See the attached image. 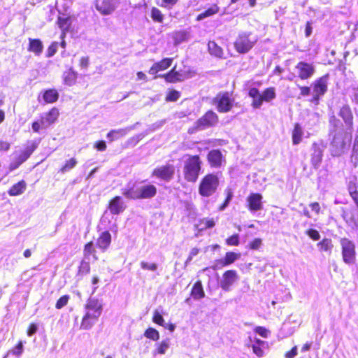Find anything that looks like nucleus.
I'll list each match as a JSON object with an SVG mask.
<instances>
[{"label":"nucleus","mask_w":358,"mask_h":358,"mask_svg":"<svg viewBox=\"0 0 358 358\" xmlns=\"http://www.w3.org/2000/svg\"><path fill=\"white\" fill-rule=\"evenodd\" d=\"M173 58L166 57L163 58L159 62L154 63L151 67L150 68L148 73L151 75L157 76V73L159 71H163L169 69L172 63Z\"/></svg>","instance_id":"23"},{"label":"nucleus","mask_w":358,"mask_h":358,"mask_svg":"<svg viewBox=\"0 0 358 358\" xmlns=\"http://www.w3.org/2000/svg\"><path fill=\"white\" fill-rule=\"evenodd\" d=\"M28 41L29 45L27 47V50L30 52H33L36 56L41 55L43 50V45L42 41L38 38H29Z\"/></svg>","instance_id":"29"},{"label":"nucleus","mask_w":358,"mask_h":358,"mask_svg":"<svg viewBox=\"0 0 358 358\" xmlns=\"http://www.w3.org/2000/svg\"><path fill=\"white\" fill-rule=\"evenodd\" d=\"M347 189L350 197L358 208V182L356 177L348 181Z\"/></svg>","instance_id":"28"},{"label":"nucleus","mask_w":358,"mask_h":358,"mask_svg":"<svg viewBox=\"0 0 358 358\" xmlns=\"http://www.w3.org/2000/svg\"><path fill=\"white\" fill-rule=\"evenodd\" d=\"M233 94V91L219 92L213 99V103L216 106L219 113H228L232 109L234 101Z\"/></svg>","instance_id":"6"},{"label":"nucleus","mask_w":358,"mask_h":358,"mask_svg":"<svg viewBox=\"0 0 358 358\" xmlns=\"http://www.w3.org/2000/svg\"><path fill=\"white\" fill-rule=\"evenodd\" d=\"M352 130H330L329 135L331 136L330 146L333 155L340 156L344 152L348 145H350L352 139Z\"/></svg>","instance_id":"1"},{"label":"nucleus","mask_w":358,"mask_h":358,"mask_svg":"<svg viewBox=\"0 0 358 358\" xmlns=\"http://www.w3.org/2000/svg\"><path fill=\"white\" fill-rule=\"evenodd\" d=\"M94 148L96 149L98 151H105L107 148L106 143L104 141H97L94 143Z\"/></svg>","instance_id":"61"},{"label":"nucleus","mask_w":358,"mask_h":358,"mask_svg":"<svg viewBox=\"0 0 358 358\" xmlns=\"http://www.w3.org/2000/svg\"><path fill=\"white\" fill-rule=\"evenodd\" d=\"M224 193L226 194V198L224 201H225L227 203L229 204L231 200L232 199L234 196V192L231 187H227L224 190Z\"/></svg>","instance_id":"63"},{"label":"nucleus","mask_w":358,"mask_h":358,"mask_svg":"<svg viewBox=\"0 0 358 358\" xmlns=\"http://www.w3.org/2000/svg\"><path fill=\"white\" fill-rule=\"evenodd\" d=\"M339 243L343 262L346 264H353L357 257L355 242L346 237H343L340 238Z\"/></svg>","instance_id":"7"},{"label":"nucleus","mask_w":358,"mask_h":358,"mask_svg":"<svg viewBox=\"0 0 358 358\" xmlns=\"http://www.w3.org/2000/svg\"><path fill=\"white\" fill-rule=\"evenodd\" d=\"M99 317L95 315L85 312L81 320L80 328L85 330L91 329Z\"/></svg>","instance_id":"32"},{"label":"nucleus","mask_w":358,"mask_h":358,"mask_svg":"<svg viewBox=\"0 0 358 358\" xmlns=\"http://www.w3.org/2000/svg\"><path fill=\"white\" fill-rule=\"evenodd\" d=\"M57 24L62 30L60 38H65L71 25V17L64 14L59 15Z\"/></svg>","instance_id":"25"},{"label":"nucleus","mask_w":358,"mask_h":358,"mask_svg":"<svg viewBox=\"0 0 358 358\" xmlns=\"http://www.w3.org/2000/svg\"><path fill=\"white\" fill-rule=\"evenodd\" d=\"M220 7L217 3L212 4L209 8L201 12L196 17V21H201L205 18L212 17L220 12Z\"/></svg>","instance_id":"33"},{"label":"nucleus","mask_w":358,"mask_h":358,"mask_svg":"<svg viewBox=\"0 0 358 358\" xmlns=\"http://www.w3.org/2000/svg\"><path fill=\"white\" fill-rule=\"evenodd\" d=\"M189 38V34L185 30H178L173 33L172 38L175 45L180 44Z\"/></svg>","instance_id":"41"},{"label":"nucleus","mask_w":358,"mask_h":358,"mask_svg":"<svg viewBox=\"0 0 358 358\" xmlns=\"http://www.w3.org/2000/svg\"><path fill=\"white\" fill-rule=\"evenodd\" d=\"M199 224L201 230L213 228L215 226V221L213 218H203L200 220Z\"/></svg>","instance_id":"47"},{"label":"nucleus","mask_w":358,"mask_h":358,"mask_svg":"<svg viewBox=\"0 0 358 358\" xmlns=\"http://www.w3.org/2000/svg\"><path fill=\"white\" fill-rule=\"evenodd\" d=\"M248 96L252 98L251 106L253 108H260L264 102H271L276 97L275 88L268 87L265 88L262 93L256 87H251L248 90Z\"/></svg>","instance_id":"3"},{"label":"nucleus","mask_w":358,"mask_h":358,"mask_svg":"<svg viewBox=\"0 0 358 358\" xmlns=\"http://www.w3.org/2000/svg\"><path fill=\"white\" fill-rule=\"evenodd\" d=\"M38 330L37 325L34 323H31L27 329V334L29 336H33Z\"/></svg>","instance_id":"64"},{"label":"nucleus","mask_w":358,"mask_h":358,"mask_svg":"<svg viewBox=\"0 0 358 358\" xmlns=\"http://www.w3.org/2000/svg\"><path fill=\"white\" fill-rule=\"evenodd\" d=\"M107 208L112 215H117L125 210L126 205L120 196H115L108 201Z\"/></svg>","instance_id":"17"},{"label":"nucleus","mask_w":358,"mask_h":358,"mask_svg":"<svg viewBox=\"0 0 358 358\" xmlns=\"http://www.w3.org/2000/svg\"><path fill=\"white\" fill-rule=\"evenodd\" d=\"M169 348V340L168 339L164 340V341H161L157 345V347L156 348V353L160 354V355H164L166 353V352Z\"/></svg>","instance_id":"48"},{"label":"nucleus","mask_w":358,"mask_h":358,"mask_svg":"<svg viewBox=\"0 0 358 358\" xmlns=\"http://www.w3.org/2000/svg\"><path fill=\"white\" fill-rule=\"evenodd\" d=\"M254 331L263 338H267L269 332L267 329L262 326L256 327Z\"/></svg>","instance_id":"60"},{"label":"nucleus","mask_w":358,"mask_h":358,"mask_svg":"<svg viewBox=\"0 0 358 358\" xmlns=\"http://www.w3.org/2000/svg\"><path fill=\"white\" fill-rule=\"evenodd\" d=\"M174 175L175 166L171 164L157 166L152 170L151 173L152 177L166 182L171 180Z\"/></svg>","instance_id":"12"},{"label":"nucleus","mask_w":358,"mask_h":358,"mask_svg":"<svg viewBox=\"0 0 358 358\" xmlns=\"http://www.w3.org/2000/svg\"><path fill=\"white\" fill-rule=\"evenodd\" d=\"M122 194L128 199L139 200L138 189L134 186L122 189Z\"/></svg>","instance_id":"40"},{"label":"nucleus","mask_w":358,"mask_h":358,"mask_svg":"<svg viewBox=\"0 0 358 358\" xmlns=\"http://www.w3.org/2000/svg\"><path fill=\"white\" fill-rule=\"evenodd\" d=\"M23 343L22 341H19L12 348V349L10 350V352L15 355V356H20L22 353L23 352Z\"/></svg>","instance_id":"51"},{"label":"nucleus","mask_w":358,"mask_h":358,"mask_svg":"<svg viewBox=\"0 0 358 358\" xmlns=\"http://www.w3.org/2000/svg\"><path fill=\"white\" fill-rule=\"evenodd\" d=\"M77 164V159L75 157H72L65 162L64 164L59 169V172L64 173L73 169Z\"/></svg>","instance_id":"44"},{"label":"nucleus","mask_w":358,"mask_h":358,"mask_svg":"<svg viewBox=\"0 0 358 358\" xmlns=\"http://www.w3.org/2000/svg\"><path fill=\"white\" fill-rule=\"evenodd\" d=\"M329 122L330 126L331 127V129L330 130L337 131L338 127L341 124L340 120L335 115H331L329 117Z\"/></svg>","instance_id":"58"},{"label":"nucleus","mask_w":358,"mask_h":358,"mask_svg":"<svg viewBox=\"0 0 358 358\" xmlns=\"http://www.w3.org/2000/svg\"><path fill=\"white\" fill-rule=\"evenodd\" d=\"M152 320L154 323L160 326H164V320L158 310L154 311Z\"/></svg>","instance_id":"54"},{"label":"nucleus","mask_w":358,"mask_h":358,"mask_svg":"<svg viewBox=\"0 0 358 358\" xmlns=\"http://www.w3.org/2000/svg\"><path fill=\"white\" fill-rule=\"evenodd\" d=\"M262 244V240L260 238H256L250 241L248 245V248L253 250H259Z\"/></svg>","instance_id":"56"},{"label":"nucleus","mask_w":358,"mask_h":358,"mask_svg":"<svg viewBox=\"0 0 358 358\" xmlns=\"http://www.w3.org/2000/svg\"><path fill=\"white\" fill-rule=\"evenodd\" d=\"M83 256L87 259L90 258V257H92L94 261L98 260L99 258L96 255L95 246L92 241H90L84 245Z\"/></svg>","instance_id":"36"},{"label":"nucleus","mask_w":358,"mask_h":358,"mask_svg":"<svg viewBox=\"0 0 358 358\" xmlns=\"http://www.w3.org/2000/svg\"><path fill=\"white\" fill-rule=\"evenodd\" d=\"M27 189V182L21 180L13 184L8 190V194L11 196L21 195Z\"/></svg>","instance_id":"31"},{"label":"nucleus","mask_w":358,"mask_h":358,"mask_svg":"<svg viewBox=\"0 0 358 358\" xmlns=\"http://www.w3.org/2000/svg\"><path fill=\"white\" fill-rule=\"evenodd\" d=\"M190 294L195 300H199L205 296V292L200 280L196 281L193 285Z\"/></svg>","instance_id":"37"},{"label":"nucleus","mask_w":358,"mask_h":358,"mask_svg":"<svg viewBox=\"0 0 358 358\" xmlns=\"http://www.w3.org/2000/svg\"><path fill=\"white\" fill-rule=\"evenodd\" d=\"M138 189L139 200L151 199L154 198L157 194V187L150 182L142 185L138 187Z\"/></svg>","instance_id":"19"},{"label":"nucleus","mask_w":358,"mask_h":358,"mask_svg":"<svg viewBox=\"0 0 358 358\" xmlns=\"http://www.w3.org/2000/svg\"><path fill=\"white\" fill-rule=\"evenodd\" d=\"M85 312L100 317L103 309V304L99 299L90 297L85 304Z\"/></svg>","instance_id":"20"},{"label":"nucleus","mask_w":358,"mask_h":358,"mask_svg":"<svg viewBox=\"0 0 358 358\" xmlns=\"http://www.w3.org/2000/svg\"><path fill=\"white\" fill-rule=\"evenodd\" d=\"M207 161L211 168H220L225 162V157L219 149H213L208 152Z\"/></svg>","instance_id":"16"},{"label":"nucleus","mask_w":358,"mask_h":358,"mask_svg":"<svg viewBox=\"0 0 358 358\" xmlns=\"http://www.w3.org/2000/svg\"><path fill=\"white\" fill-rule=\"evenodd\" d=\"M240 257V253H236L232 251L227 252L224 258L217 259L214 261L211 268L214 271L222 269L225 266L232 264L234 262L238 259Z\"/></svg>","instance_id":"13"},{"label":"nucleus","mask_w":358,"mask_h":358,"mask_svg":"<svg viewBox=\"0 0 358 358\" xmlns=\"http://www.w3.org/2000/svg\"><path fill=\"white\" fill-rule=\"evenodd\" d=\"M303 135V128L299 123H295L294 129L292 131V141L294 145L299 144L302 141Z\"/></svg>","instance_id":"35"},{"label":"nucleus","mask_w":358,"mask_h":358,"mask_svg":"<svg viewBox=\"0 0 358 358\" xmlns=\"http://www.w3.org/2000/svg\"><path fill=\"white\" fill-rule=\"evenodd\" d=\"M317 247L320 252H331L334 248L332 241L328 238H324L317 243Z\"/></svg>","instance_id":"38"},{"label":"nucleus","mask_w":358,"mask_h":358,"mask_svg":"<svg viewBox=\"0 0 358 358\" xmlns=\"http://www.w3.org/2000/svg\"><path fill=\"white\" fill-rule=\"evenodd\" d=\"M96 8L103 15H109L116 7L115 0H96Z\"/></svg>","instance_id":"22"},{"label":"nucleus","mask_w":358,"mask_h":358,"mask_svg":"<svg viewBox=\"0 0 358 358\" xmlns=\"http://www.w3.org/2000/svg\"><path fill=\"white\" fill-rule=\"evenodd\" d=\"M208 49L211 55H213L218 58L222 57L223 50L214 41H210L208 43Z\"/></svg>","instance_id":"39"},{"label":"nucleus","mask_w":358,"mask_h":358,"mask_svg":"<svg viewBox=\"0 0 358 358\" xmlns=\"http://www.w3.org/2000/svg\"><path fill=\"white\" fill-rule=\"evenodd\" d=\"M298 76L301 80H308L310 78L315 72V66L311 63L306 62H299L296 65Z\"/></svg>","instance_id":"14"},{"label":"nucleus","mask_w":358,"mask_h":358,"mask_svg":"<svg viewBox=\"0 0 358 358\" xmlns=\"http://www.w3.org/2000/svg\"><path fill=\"white\" fill-rule=\"evenodd\" d=\"M112 237L108 231L101 233L96 240V247L102 252H105L111 244Z\"/></svg>","instance_id":"24"},{"label":"nucleus","mask_w":358,"mask_h":358,"mask_svg":"<svg viewBox=\"0 0 358 358\" xmlns=\"http://www.w3.org/2000/svg\"><path fill=\"white\" fill-rule=\"evenodd\" d=\"M219 185L218 176L214 173H207L199 182V193L202 196L208 197L216 192Z\"/></svg>","instance_id":"5"},{"label":"nucleus","mask_w":358,"mask_h":358,"mask_svg":"<svg viewBox=\"0 0 358 358\" xmlns=\"http://www.w3.org/2000/svg\"><path fill=\"white\" fill-rule=\"evenodd\" d=\"M59 97V94L55 88L47 89L42 92V98L45 103H54L58 101Z\"/></svg>","instance_id":"27"},{"label":"nucleus","mask_w":358,"mask_h":358,"mask_svg":"<svg viewBox=\"0 0 358 358\" xmlns=\"http://www.w3.org/2000/svg\"><path fill=\"white\" fill-rule=\"evenodd\" d=\"M140 265L143 269H145V270H150V271H155L157 268V265L155 263L148 264L145 262H141Z\"/></svg>","instance_id":"59"},{"label":"nucleus","mask_w":358,"mask_h":358,"mask_svg":"<svg viewBox=\"0 0 358 358\" xmlns=\"http://www.w3.org/2000/svg\"><path fill=\"white\" fill-rule=\"evenodd\" d=\"M180 97V92L176 90H170L167 92L165 101L166 102H174L179 99Z\"/></svg>","instance_id":"46"},{"label":"nucleus","mask_w":358,"mask_h":358,"mask_svg":"<svg viewBox=\"0 0 358 358\" xmlns=\"http://www.w3.org/2000/svg\"><path fill=\"white\" fill-rule=\"evenodd\" d=\"M201 169L202 161L199 155H187L182 168L184 179L188 182H196L199 177Z\"/></svg>","instance_id":"2"},{"label":"nucleus","mask_w":358,"mask_h":358,"mask_svg":"<svg viewBox=\"0 0 358 358\" xmlns=\"http://www.w3.org/2000/svg\"><path fill=\"white\" fill-rule=\"evenodd\" d=\"M219 121L218 115L211 109L208 110L196 120L192 127L188 129L187 132L192 134L198 131L215 127L218 124Z\"/></svg>","instance_id":"4"},{"label":"nucleus","mask_w":358,"mask_h":358,"mask_svg":"<svg viewBox=\"0 0 358 358\" xmlns=\"http://www.w3.org/2000/svg\"><path fill=\"white\" fill-rule=\"evenodd\" d=\"M59 116V110L56 107H52L45 114L44 119L41 120V124L45 126H50L54 124Z\"/></svg>","instance_id":"26"},{"label":"nucleus","mask_w":358,"mask_h":358,"mask_svg":"<svg viewBox=\"0 0 358 358\" xmlns=\"http://www.w3.org/2000/svg\"><path fill=\"white\" fill-rule=\"evenodd\" d=\"M191 77L192 73L190 71H177L176 66H174L167 73L155 76L154 78H163L167 83H182Z\"/></svg>","instance_id":"8"},{"label":"nucleus","mask_w":358,"mask_h":358,"mask_svg":"<svg viewBox=\"0 0 358 358\" xmlns=\"http://www.w3.org/2000/svg\"><path fill=\"white\" fill-rule=\"evenodd\" d=\"M306 234L308 235L313 241H318L320 238L319 231L314 229H309L306 230Z\"/></svg>","instance_id":"57"},{"label":"nucleus","mask_w":358,"mask_h":358,"mask_svg":"<svg viewBox=\"0 0 358 358\" xmlns=\"http://www.w3.org/2000/svg\"><path fill=\"white\" fill-rule=\"evenodd\" d=\"M69 299L70 296L69 295L62 296L56 301L55 308L58 310L62 309L68 304Z\"/></svg>","instance_id":"49"},{"label":"nucleus","mask_w":358,"mask_h":358,"mask_svg":"<svg viewBox=\"0 0 358 358\" xmlns=\"http://www.w3.org/2000/svg\"><path fill=\"white\" fill-rule=\"evenodd\" d=\"M178 1L179 0H161L160 3L157 2V3L160 7L170 9L176 5Z\"/></svg>","instance_id":"52"},{"label":"nucleus","mask_w":358,"mask_h":358,"mask_svg":"<svg viewBox=\"0 0 358 358\" xmlns=\"http://www.w3.org/2000/svg\"><path fill=\"white\" fill-rule=\"evenodd\" d=\"M263 196L260 193L251 192L246 198L248 209L251 212L261 210L263 208Z\"/></svg>","instance_id":"15"},{"label":"nucleus","mask_w":358,"mask_h":358,"mask_svg":"<svg viewBox=\"0 0 358 358\" xmlns=\"http://www.w3.org/2000/svg\"><path fill=\"white\" fill-rule=\"evenodd\" d=\"M250 33L239 34L234 42L235 50L240 54H245L249 52L257 42L256 39L250 38Z\"/></svg>","instance_id":"10"},{"label":"nucleus","mask_w":358,"mask_h":358,"mask_svg":"<svg viewBox=\"0 0 358 358\" xmlns=\"http://www.w3.org/2000/svg\"><path fill=\"white\" fill-rule=\"evenodd\" d=\"M62 78L65 85L72 86L76 83L78 73L72 68H70L63 73Z\"/></svg>","instance_id":"34"},{"label":"nucleus","mask_w":358,"mask_h":358,"mask_svg":"<svg viewBox=\"0 0 358 358\" xmlns=\"http://www.w3.org/2000/svg\"><path fill=\"white\" fill-rule=\"evenodd\" d=\"M311 163L314 167H317L322 160V150L317 143L312 145Z\"/></svg>","instance_id":"30"},{"label":"nucleus","mask_w":358,"mask_h":358,"mask_svg":"<svg viewBox=\"0 0 358 358\" xmlns=\"http://www.w3.org/2000/svg\"><path fill=\"white\" fill-rule=\"evenodd\" d=\"M338 115L346 124L348 130H352L354 116L349 105H343L339 110Z\"/></svg>","instance_id":"21"},{"label":"nucleus","mask_w":358,"mask_h":358,"mask_svg":"<svg viewBox=\"0 0 358 358\" xmlns=\"http://www.w3.org/2000/svg\"><path fill=\"white\" fill-rule=\"evenodd\" d=\"M327 78L328 75H325L317 78L313 83L312 87L313 95L310 100L311 103L317 105L321 96L324 95V94L327 92Z\"/></svg>","instance_id":"9"},{"label":"nucleus","mask_w":358,"mask_h":358,"mask_svg":"<svg viewBox=\"0 0 358 358\" xmlns=\"http://www.w3.org/2000/svg\"><path fill=\"white\" fill-rule=\"evenodd\" d=\"M227 245L229 246H238L240 243L239 235L234 234L226 239Z\"/></svg>","instance_id":"50"},{"label":"nucleus","mask_w":358,"mask_h":358,"mask_svg":"<svg viewBox=\"0 0 358 358\" xmlns=\"http://www.w3.org/2000/svg\"><path fill=\"white\" fill-rule=\"evenodd\" d=\"M10 142L4 140H0V152L8 151L10 149Z\"/></svg>","instance_id":"62"},{"label":"nucleus","mask_w":358,"mask_h":358,"mask_svg":"<svg viewBox=\"0 0 358 358\" xmlns=\"http://www.w3.org/2000/svg\"><path fill=\"white\" fill-rule=\"evenodd\" d=\"M57 48H58V42H57V41L52 42L47 49L46 57H51L53 55H55L57 51Z\"/></svg>","instance_id":"53"},{"label":"nucleus","mask_w":358,"mask_h":358,"mask_svg":"<svg viewBox=\"0 0 358 358\" xmlns=\"http://www.w3.org/2000/svg\"><path fill=\"white\" fill-rule=\"evenodd\" d=\"M126 134L127 131L125 129H113L107 134L106 137L109 141L113 142L124 136Z\"/></svg>","instance_id":"42"},{"label":"nucleus","mask_w":358,"mask_h":358,"mask_svg":"<svg viewBox=\"0 0 358 358\" xmlns=\"http://www.w3.org/2000/svg\"><path fill=\"white\" fill-rule=\"evenodd\" d=\"M150 17L152 20L158 23H162L164 21V15L162 11L157 7H152L150 11Z\"/></svg>","instance_id":"43"},{"label":"nucleus","mask_w":358,"mask_h":358,"mask_svg":"<svg viewBox=\"0 0 358 358\" xmlns=\"http://www.w3.org/2000/svg\"><path fill=\"white\" fill-rule=\"evenodd\" d=\"M144 336L147 338L152 340L154 341H157L159 339V331L153 327L147 328L144 331Z\"/></svg>","instance_id":"45"},{"label":"nucleus","mask_w":358,"mask_h":358,"mask_svg":"<svg viewBox=\"0 0 358 358\" xmlns=\"http://www.w3.org/2000/svg\"><path fill=\"white\" fill-rule=\"evenodd\" d=\"M90 264L88 262H85L84 260L81 261L78 267V271L80 273L87 274L90 272Z\"/></svg>","instance_id":"55"},{"label":"nucleus","mask_w":358,"mask_h":358,"mask_svg":"<svg viewBox=\"0 0 358 358\" xmlns=\"http://www.w3.org/2000/svg\"><path fill=\"white\" fill-rule=\"evenodd\" d=\"M38 147L37 143L32 142L28 145L24 150H22L19 155L15 157V160L12 162L8 166L10 171H13L18 169L24 162H25L36 150Z\"/></svg>","instance_id":"11"},{"label":"nucleus","mask_w":358,"mask_h":358,"mask_svg":"<svg viewBox=\"0 0 358 358\" xmlns=\"http://www.w3.org/2000/svg\"><path fill=\"white\" fill-rule=\"evenodd\" d=\"M238 279V275L235 270H227L222 274L220 281V287L224 291H229L231 287Z\"/></svg>","instance_id":"18"}]
</instances>
